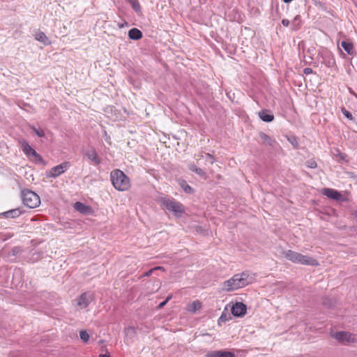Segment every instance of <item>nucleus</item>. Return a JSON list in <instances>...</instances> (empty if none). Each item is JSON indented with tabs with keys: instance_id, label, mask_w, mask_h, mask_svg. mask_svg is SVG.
<instances>
[{
	"instance_id": "4468645a",
	"label": "nucleus",
	"mask_w": 357,
	"mask_h": 357,
	"mask_svg": "<svg viewBox=\"0 0 357 357\" xmlns=\"http://www.w3.org/2000/svg\"><path fill=\"white\" fill-rule=\"evenodd\" d=\"M22 211L20 208L9 210L8 211L1 213V216L6 218H15L19 217L22 213Z\"/></svg>"
},
{
	"instance_id": "a19ab883",
	"label": "nucleus",
	"mask_w": 357,
	"mask_h": 357,
	"mask_svg": "<svg viewBox=\"0 0 357 357\" xmlns=\"http://www.w3.org/2000/svg\"><path fill=\"white\" fill-rule=\"evenodd\" d=\"M220 319H225V317H223V315H221V317H220Z\"/></svg>"
},
{
	"instance_id": "f03ea898",
	"label": "nucleus",
	"mask_w": 357,
	"mask_h": 357,
	"mask_svg": "<svg viewBox=\"0 0 357 357\" xmlns=\"http://www.w3.org/2000/svg\"><path fill=\"white\" fill-rule=\"evenodd\" d=\"M110 179L114 188L119 191H125L130 187V178L120 169L113 170Z\"/></svg>"
},
{
	"instance_id": "e433bc0d",
	"label": "nucleus",
	"mask_w": 357,
	"mask_h": 357,
	"mask_svg": "<svg viewBox=\"0 0 357 357\" xmlns=\"http://www.w3.org/2000/svg\"><path fill=\"white\" fill-rule=\"evenodd\" d=\"M17 249L18 248L17 247L13 248V255H15V253L17 252Z\"/></svg>"
},
{
	"instance_id": "39448f33",
	"label": "nucleus",
	"mask_w": 357,
	"mask_h": 357,
	"mask_svg": "<svg viewBox=\"0 0 357 357\" xmlns=\"http://www.w3.org/2000/svg\"><path fill=\"white\" fill-rule=\"evenodd\" d=\"M21 197L23 204L30 208H36L40 204L39 196L36 192L28 189H24L22 190Z\"/></svg>"
},
{
	"instance_id": "6e6552de",
	"label": "nucleus",
	"mask_w": 357,
	"mask_h": 357,
	"mask_svg": "<svg viewBox=\"0 0 357 357\" xmlns=\"http://www.w3.org/2000/svg\"><path fill=\"white\" fill-rule=\"evenodd\" d=\"M69 167H70L69 162H62L61 164L52 167L47 176V177H50V178H56V177L60 176L63 172H65L68 169Z\"/></svg>"
},
{
	"instance_id": "bb28decb",
	"label": "nucleus",
	"mask_w": 357,
	"mask_h": 357,
	"mask_svg": "<svg viewBox=\"0 0 357 357\" xmlns=\"http://www.w3.org/2000/svg\"><path fill=\"white\" fill-rule=\"evenodd\" d=\"M206 161L208 162L211 165H213L215 161L214 156L208 153H205Z\"/></svg>"
},
{
	"instance_id": "dca6fc26",
	"label": "nucleus",
	"mask_w": 357,
	"mask_h": 357,
	"mask_svg": "<svg viewBox=\"0 0 357 357\" xmlns=\"http://www.w3.org/2000/svg\"><path fill=\"white\" fill-rule=\"evenodd\" d=\"M259 118L264 122H271L274 120V115L269 111L263 109L259 112Z\"/></svg>"
},
{
	"instance_id": "1a4fd4ad",
	"label": "nucleus",
	"mask_w": 357,
	"mask_h": 357,
	"mask_svg": "<svg viewBox=\"0 0 357 357\" xmlns=\"http://www.w3.org/2000/svg\"><path fill=\"white\" fill-rule=\"evenodd\" d=\"M92 301V296L91 294L85 292L82 294L79 297L75 300L76 305L80 309H84Z\"/></svg>"
},
{
	"instance_id": "b1692460",
	"label": "nucleus",
	"mask_w": 357,
	"mask_h": 357,
	"mask_svg": "<svg viewBox=\"0 0 357 357\" xmlns=\"http://www.w3.org/2000/svg\"><path fill=\"white\" fill-rule=\"evenodd\" d=\"M129 3L132 6V8L136 13L141 12V6L138 0H129Z\"/></svg>"
},
{
	"instance_id": "ddd939ff",
	"label": "nucleus",
	"mask_w": 357,
	"mask_h": 357,
	"mask_svg": "<svg viewBox=\"0 0 357 357\" xmlns=\"http://www.w3.org/2000/svg\"><path fill=\"white\" fill-rule=\"evenodd\" d=\"M205 357H235V354L229 351L218 350L208 351Z\"/></svg>"
},
{
	"instance_id": "f704fd0d",
	"label": "nucleus",
	"mask_w": 357,
	"mask_h": 357,
	"mask_svg": "<svg viewBox=\"0 0 357 357\" xmlns=\"http://www.w3.org/2000/svg\"><path fill=\"white\" fill-rule=\"evenodd\" d=\"M282 24L284 26H288L289 25V21L287 19H283L282 20Z\"/></svg>"
},
{
	"instance_id": "7ed1b4c3",
	"label": "nucleus",
	"mask_w": 357,
	"mask_h": 357,
	"mask_svg": "<svg viewBox=\"0 0 357 357\" xmlns=\"http://www.w3.org/2000/svg\"><path fill=\"white\" fill-rule=\"evenodd\" d=\"M284 255L286 259L296 264L310 265L312 266H317L319 265V262L317 259L291 250L285 251L284 252Z\"/></svg>"
},
{
	"instance_id": "ea45409f",
	"label": "nucleus",
	"mask_w": 357,
	"mask_h": 357,
	"mask_svg": "<svg viewBox=\"0 0 357 357\" xmlns=\"http://www.w3.org/2000/svg\"><path fill=\"white\" fill-rule=\"evenodd\" d=\"M100 357H110L109 356L107 355H100Z\"/></svg>"
},
{
	"instance_id": "20e7f679",
	"label": "nucleus",
	"mask_w": 357,
	"mask_h": 357,
	"mask_svg": "<svg viewBox=\"0 0 357 357\" xmlns=\"http://www.w3.org/2000/svg\"><path fill=\"white\" fill-rule=\"evenodd\" d=\"M159 202L163 208L172 212L176 217L181 216V215L185 212L183 204L173 199L161 197Z\"/></svg>"
},
{
	"instance_id": "aec40b11",
	"label": "nucleus",
	"mask_w": 357,
	"mask_h": 357,
	"mask_svg": "<svg viewBox=\"0 0 357 357\" xmlns=\"http://www.w3.org/2000/svg\"><path fill=\"white\" fill-rule=\"evenodd\" d=\"M75 208L83 213V214H88L90 211H91V208L89 206L85 205L84 204L82 203V202H77L75 204Z\"/></svg>"
},
{
	"instance_id": "9d476101",
	"label": "nucleus",
	"mask_w": 357,
	"mask_h": 357,
	"mask_svg": "<svg viewBox=\"0 0 357 357\" xmlns=\"http://www.w3.org/2000/svg\"><path fill=\"white\" fill-rule=\"evenodd\" d=\"M22 149L28 157H33L37 162H42V157L26 142L22 144Z\"/></svg>"
},
{
	"instance_id": "9b49d317",
	"label": "nucleus",
	"mask_w": 357,
	"mask_h": 357,
	"mask_svg": "<svg viewBox=\"0 0 357 357\" xmlns=\"http://www.w3.org/2000/svg\"><path fill=\"white\" fill-rule=\"evenodd\" d=\"M247 310L246 305L241 302L236 303L231 307V313L234 317H243Z\"/></svg>"
},
{
	"instance_id": "f3484780",
	"label": "nucleus",
	"mask_w": 357,
	"mask_h": 357,
	"mask_svg": "<svg viewBox=\"0 0 357 357\" xmlns=\"http://www.w3.org/2000/svg\"><path fill=\"white\" fill-rule=\"evenodd\" d=\"M259 135L260 139L262 140L263 143L268 146L273 147V146H274L275 144L276 143L275 140L274 139H273L272 137H271L270 136H268L264 132H260Z\"/></svg>"
},
{
	"instance_id": "a878e982",
	"label": "nucleus",
	"mask_w": 357,
	"mask_h": 357,
	"mask_svg": "<svg viewBox=\"0 0 357 357\" xmlns=\"http://www.w3.org/2000/svg\"><path fill=\"white\" fill-rule=\"evenodd\" d=\"M156 270H163L164 271L165 269L162 266H156V267L151 268V269L149 270L148 271L145 272L143 274V276L144 277H149Z\"/></svg>"
},
{
	"instance_id": "c9c22d12",
	"label": "nucleus",
	"mask_w": 357,
	"mask_h": 357,
	"mask_svg": "<svg viewBox=\"0 0 357 357\" xmlns=\"http://www.w3.org/2000/svg\"><path fill=\"white\" fill-rule=\"evenodd\" d=\"M289 141L293 146H297L298 143H297L296 139H294L293 140H289Z\"/></svg>"
},
{
	"instance_id": "72a5a7b5",
	"label": "nucleus",
	"mask_w": 357,
	"mask_h": 357,
	"mask_svg": "<svg viewBox=\"0 0 357 357\" xmlns=\"http://www.w3.org/2000/svg\"><path fill=\"white\" fill-rule=\"evenodd\" d=\"M312 73H313V70L310 68H305L303 69V73L305 75H310V74H312Z\"/></svg>"
},
{
	"instance_id": "412c9836",
	"label": "nucleus",
	"mask_w": 357,
	"mask_h": 357,
	"mask_svg": "<svg viewBox=\"0 0 357 357\" xmlns=\"http://www.w3.org/2000/svg\"><path fill=\"white\" fill-rule=\"evenodd\" d=\"M202 308V303L199 301H193L187 306V310L190 312L195 313L196 311Z\"/></svg>"
},
{
	"instance_id": "f257e3e1",
	"label": "nucleus",
	"mask_w": 357,
	"mask_h": 357,
	"mask_svg": "<svg viewBox=\"0 0 357 357\" xmlns=\"http://www.w3.org/2000/svg\"><path fill=\"white\" fill-rule=\"evenodd\" d=\"M253 280L254 277L246 271L235 274L231 278L224 282L222 289L232 291L248 285L252 282Z\"/></svg>"
},
{
	"instance_id": "37998d69",
	"label": "nucleus",
	"mask_w": 357,
	"mask_h": 357,
	"mask_svg": "<svg viewBox=\"0 0 357 357\" xmlns=\"http://www.w3.org/2000/svg\"><path fill=\"white\" fill-rule=\"evenodd\" d=\"M298 18H299V17H298V16H296V17H295V19H294V20H297V19H298Z\"/></svg>"
},
{
	"instance_id": "423d86ee",
	"label": "nucleus",
	"mask_w": 357,
	"mask_h": 357,
	"mask_svg": "<svg viewBox=\"0 0 357 357\" xmlns=\"http://www.w3.org/2000/svg\"><path fill=\"white\" fill-rule=\"evenodd\" d=\"M333 337L341 343L357 342V335L346 331L336 332L333 335Z\"/></svg>"
},
{
	"instance_id": "79ce46f5",
	"label": "nucleus",
	"mask_w": 357,
	"mask_h": 357,
	"mask_svg": "<svg viewBox=\"0 0 357 357\" xmlns=\"http://www.w3.org/2000/svg\"><path fill=\"white\" fill-rule=\"evenodd\" d=\"M220 319H225V317H223V315H221V317H220Z\"/></svg>"
},
{
	"instance_id": "0eeeda50",
	"label": "nucleus",
	"mask_w": 357,
	"mask_h": 357,
	"mask_svg": "<svg viewBox=\"0 0 357 357\" xmlns=\"http://www.w3.org/2000/svg\"><path fill=\"white\" fill-rule=\"evenodd\" d=\"M82 153L90 162L94 165H98L101 162V159L98 156L96 149L92 147L89 149H84Z\"/></svg>"
},
{
	"instance_id": "6ab92c4d",
	"label": "nucleus",
	"mask_w": 357,
	"mask_h": 357,
	"mask_svg": "<svg viewBox=\"0 0 357 357\" xmlns=\"http://www.w3.org/2000/svg\"><path fill=\"white\" fill-rule=\"evenodd\" d=\"M35 39L40 43H42L44 45H49L51 44V41L47 37L45 33L43 31H38L35 34Z\"/></svg>"
},
{
	"instance_id": "a211bd4d",
	"label": "nucleus",
	"mask_w": 357,
	"mask_h": 357,
	"mask_svg": "<svg viewBox=\"0 0 357 357\" xmlns=\"http://www.w3.org/2000/svg\"><path fill=\"white\" fill-rule=\"evenodd\" d=\"M142 36V32L137 28H132L128 31V37L131 40H138L141 39Z\"/></svg>"
},
{
	"instance_id": "58836bf2",
	"label": "nucleus",
	"mask_w": 357,
	"mask_h": 357,
	"mask_svg": "<svg viewBox=\"0 0 357 357\" xmlns=\"http://www.w3.org/2000/svg\"><path fill=\"white\" fill-rule=\"evenodd\" d=\"M284 3H288L292 1L293 0H282Z\"/></svg>"
},
{
	"instance_id": "2eb2a0df",
	"label": "nucleus",
	"mask_w": 357,
	"mask_h": 357,
	"mask_svg": "<svg viewBox=\"0 0 357 357\" xmlns=\"http://www.w3.org/2000/svg\"><path fill=\"white\" fill-rule=\"evenodd\" d=\"M324 63L328 68H333L335 65V60L331 52H325L322 54Z\"/></svg>"
},
{
	"instance_id": "4c0bfd02",
	"label": "nucleus",
	"mask_w": 357,
	"mask_h": 357,
	"mask_svg": "<svg viewBox=\"0 0 357 357\" xmlns=\"http://www.w3.org/2000/svg\"><path fill=\"white\" fill-rule=\"evenodd\" d=\"M352 215H353L354 217L357 218V210H356V211H353Z\"/></svg>"
},
{
	"instance_id": "c85d7f7f",
	"label": "nucleus",
	"mask_w": 357,
	"mask_h": 357,
	"mask_svg": "<svg viewBox=\"0 0 357 357\" xmlns=\"http://www.w3.org/2000/svg\"><path fill=\"white\" fill-rule=\"evenodd\" d=\"M306 165L307 167L311 169H314L317 167V162L312 159L307 160L306 162Z\"/></svg>"
},
{
	"instance_id": "c756f323",
	"label": "nucleus",
	"mask_w": 357,
	"mask_h": 357,
	"mask_svg": "<svg viewBox=\"0 0 357 357\" xmlns=\"http://www.w3.org/2000/svg\"><path fill=\"white\" fill-rule=\"evenodd\" d=\"M342 112L344 115V116L349 120H353V116L350 112L347 110L344 107L342 108Z\"/></svg>"
},
{
	"instance_id": "393cba45",
	"label": "nucleus",
	"mask_w": 357,
	"mask_h": 357,
	"mask_svg": "<svg viewBox=\"0 0 357 357\" xmlns=\"http://www.w3.org/2000/svg\"><path fill=\"white\" fill-rule=\"evenodd\" d=\"M79 337H80V339L84 342H87L89 340V335L87 333V331L85 330H82L79 332Z\"/></svg>"
},
{
	"instance_id": "2f4dec72",
	"label": "nucleus",
	"mask_w": 357,
	"mask_h": 357,
	"mask_svg": "<svg viewBox=\"0 0 357 357\" xmlns=\"http://www.w3.org/2000/svg\"><path fill=\"white\" fill-rule=\"evenodd\" d=\"M172 298V296H167V298L162 302H161L158 306V309H161L167 303V302Z\"/></svg>"
},
{
	"instance_id": "5701e85b",
	"label": "nucleus",
	"mask_w": 357,
	"mask_h": 357,
	"mask_svg": "<svg viewBox=\"0 0 357 357\" xmlns=\"http://www.w3.org/2000/svg\"><path fill=\"white\" fill-rule=\"evenodd\" d=\"M341 46L349 54L352 55L354 45L351 43L343 40L341 42Z\"/></svg>"
},
{
	"instance_id": "c03bdc74",
	"label": "nucleus",
	"mask_w": 357,
	"mask_h": 357,
	"mask_svg": "<svg viewBox=\"0 0 357 357\" xmlns=\"http://www.w3.org/2000/svg\"><path fill=\"white\" fill-rule=\"evenodd\" d=\"M355 96H356V98H357V95H355Z\"/></svg>"
},
{
	"instance_id": "f8f14e48",
	"label": "nucleus",
	"mask_w": 357,
	"mask_h": 357,
	"mask_svg": "<svg viewBox=\"0 0 357 357\" xmlns=\"http://www.w3.org/2000/svg\"><path fill=\"white\" fill-rule=\"evenodd\" d=\"M321 193L327 197L336 201H338L342 198L341 193L332 188H323Z\"/></svg>"
},
{
	"instance_id": "4be33fe9",
	"label": "nucleus",
	"mask_w": 357,
	"mask_h": 357,
	"mask_svg": "<svg viewBox=\"0 0 357 357\" xmlns=\"http://www.w3.org/2000/svg\"><path fill=\"white\" fill-rule=\"evenodd\" d=\"M189 169L190 170L195 172L197 174H198L199 176L202 178H206V172L202 168L197 167V165L195 164L190 165Z\"/></svg>"
},
{
	"instance_id": "cd10ccee",
	"label": "nucleus",
	"mask_w": 357,
	"mask_h": 357,
	"mask_svg": "<svg viewBox=\"0 0 357 357\" xmlns=\"http://www.w3.org/2000/svg\"><path fill=\"white\" fill-rule=\"evenodd\" d=\"M31 129L39 137H43L45 136V132L42 129H37L34 126H32Z\"/></svg>"
},
{
	"instance_id": "7c9ffc66",
	"label": "nucleus",
	"mask_w": 357,
	"mask_h": 357,
	"mask_svg": "<svg viewBox=\"0 0 357 357\" xmlns=\"http://www.w3.org/2000/svg\"><path fill=\"white\" fill-rule=\"evenodd\" d=\"M181 187L185 192L190 193L192 191V188L185 181H183V183L181 184Z\"/></svg>"
},
{
	"instance_id": "473e14b6",
	"label": "nucleus",
	"mask_w": 357,
	"mask_h": 357,
	"mask_svg": "<svg viewBox=\"0 0 357 357\" xmlns=\"http://www.w3.org/2000/svg\"><path fill=\"white\" fill-rule=\"evenodd\" d=\"M197 164L199 165V160L205 157V154L204 155V152L201 151L197 155Z\"/></svg>"
}]
</instances>
